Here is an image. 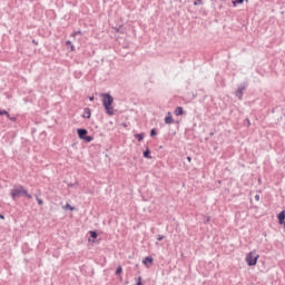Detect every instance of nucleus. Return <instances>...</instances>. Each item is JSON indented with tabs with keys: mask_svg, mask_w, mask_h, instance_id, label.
Returning a JSON list of instances; mask_svg holds the SVG:
<instances>
[{
	"mask_svg": "<svg viewBox=\"0 0 285 285\" xmlns=\"http://www.w3.org/2000/svg\"><path fill=\"white\" fill-rule=\"evenodd\" d=\"M66 210H75V207L70 206V204L65 205Z\"/></svg>",
	"mask_w": 285,
	"mask_h": 285,
	"instance_id": "15",
	"label": "nucleus"
},
{
	"mask_svg": "<svg viewBox=\"0 0 285 285\" xmlns=\"http://www.w3.org/2000/svg\"><path fill=\"white\" fill-rule=\"evenodd\" d=\"M136 139H138V141H142L144 140V134H137Z\"/></svg>",
	"mask_w": 285,
	"mask_h": 285,
	"instance_id": "13",
	"label": "nucleus"
},
{
	"mask_svg": "<svg viewBox=\"0 0 285 285\" xmlns=\"http://www.w3.org/2000/svg\"><path fill=\"white\" fill-rule=\"evenodd\" d=\"M255 200H256V202H259V195H256V196H255Z\"/></svg>",
	"mask_w": 285,
	"mask_h": 285,
	"instance_id": "23",
	"label": "nucleus"
},
{
	"mask_svg": "<svg viewBox=\"0 0 285 285\" xmlns=\"http://www.w3.org/2000/svg\"><path fill=\"white\" fill-rule=\"evenodd\" d=\"M277 219H278V223H279L281 225L284 224L285 210H282V212L277 215Z\"/></svg>",
	"mask_w": 285,
	"mask_h": 285,
	"instance_id": "7",
	"label": "nucleus"
},
{
	"mask_svg": "<svg viewBox=\"0 0 285 285\" xmlns=\"http://www.w3.org/2000/svg\"><path fill=\"white\" fill-rule=\"evenodd\" d=\"M153 262H154L153 257L147 256V257H145V259L142 261V264H144V266H146L147 268H149L150 266H153Z\"/></svg>",
	"mask_w": 285,
	"mask_h": 285,
	"instance_id": "5",
	"label": "nucleus"
},
{
	"mask_svg": "<svg viewBox=\"0 0 285 285\" xmlns=\"http://www.w3.org/2000/svg\"><path fill=\"white\" fill-rule=\"evenodd\" d=\"M21 195L28 197V199H32V195L28 194V190L24 186L16 185L11 190L12 199H17V197H21Z\"/></svg>",
	"mask_w": 285,
	"mask_h": 285,
	"instance_id": "2",
	"label": "nucleus"
},
{
	"mask_svg": "<svg viewBox=\"0 0 285 285\" xmlns=\"http://www.w3.org/2000/svg\"><path fill=\"white\" fill-rule=\"evenodd\" d=\"M0 219H6V217L3 215L0 214Z\"/></svg>",
	"mask_w": 285,
	"mask_h": 285,
	"instance_id": "25",
	"label": "nucleus"
},
{
	"mask_svg": "<svg viewBox=\"0 0 285 285\" xmlns=\"http://www.w3.org/2000/svg\"><path fill=\"white\" fill-rule=\"evenodd\" d=\"M164 239L163 235H158V242H161Z\"/></svg>",
	"mask_w": 285,
	"mask_h": 285,
	"instance_id": "21",
	"label": "nucleus"
},
{
	"mask_svg": "<svg viewBox=\"0 0 285 285\" xmlns=\"http://www.w3.org/2000/svg\"><path fill=\"white\" fill-rule=\"evenodd\" d=\"M259 259V255L257 252L253 250L249 252L245 258L246 264L249 266H257V261Z\"/></svg>",
	"mask_w": 285,
	"mask_h": 285,
	"instance_id": "3",
	"label": "nucleus"
},
{
	"mask_svg": "<svg viewBox=\"0 0 285 285\" xmlns=\"http://www.w3.org/2000/svg\"><path fill=\"white\" fill-rule=\"evenodd\" d=\"M155 135H157V131H155V129H151L150 136H151V137H155Z\"/></svg>",
	"mask_w": 285,
	"mask_h": 285,
	"instance_id": "19",
	"label": "nucleus"
},
{
	"mask_svg": "<svg viewBox=\"0 0 285 285\" xmlns=\"http://www.w3.org/2000/svg\"><path fill=\"white\" fill-rule=\"evenodd\" d=\"M37 202H38L39 206H43V200L41 198H37Z\"/></svg>",
	"mask_w": 285,
	"mask_h": 285,
	"instance_id": "18",
	"label": "nucleus"
},
{
	"mask_svg": "<svg viewBox=\"0 0 285 285\" xmlns=\"http://www.w3.org/2000/svg\"><path fill=\"white\" fill-rule=\"evenodd\" d=\"M91 111H90V108H85V110H83V114H82V117L85 118V119H90V117H91Z\"/></svg>",
	"mask_w": 285,
	"mask_h": 285,
	"instance_id": "6",
	"label": "nucleus"
},
{
	"mask_svg": "<svg viewBox=\"0 0 285 285\" xmlns=\"http://www.w3.org/2000/svg\"><path fill=\"white\" fill-rule=\"evenodd\" d=\"M121 273H124V268H121V266H118L116 269V275H121Z\"/></svg>",
	"mask_w": 285,
	"mask_h": 285,
	"instance_id": "14",
	"label": "nucleus"
},
{
	"mask_svg": "<svg viewBox=\"0 0 285 285\" xmlns=\"http://www.w3.org/2000/svg\"><path fill=\"white\" fill-rule=\"evenodd\" d=\"M174 114L176 115V117H180V115H184V108L177 107Z\"/></svg>",
	"mask_w": 285,
	"mask_h": 285,
	"instance_id": "8",
	"label": "nucleus"
},
{
	"mask_svg": "<svg viewBox=\"0 0 285 285\" xmlns=\"http://www.w3.org/2000/svg\"><path fill=\"white\" fill-rule=\"evenodd\" d=\"M9 119H10L11 121H17V118L10 117Z\"/></svg>",
	"mask_w": 285,
	"mask_h": 285,
	"instance_id": "24",
	"label": "nucleus"
},
{
	"mask_svg": "<svg viewBox=\"0 0 285 285\" xmlns=\"http://www.w3.org/2000/svg\"><path fill=\"white\" fill-rule=\"evenodd\" d=\"M187 161L190 164V161H193V158L190 156H188Z\"/></svg>",
	"mask_w": 285,
	"mask_h": 285,
	"instance_id": "22",
	"label": "nucleus"
},
{
	"mask_svg": "<svg viewBox=\"0 0 285 285\" xmlns=\"http://www.w3.org/2000/svg\"><path fill=\"white\" fill-rule=\"evenodd\" d=\"M236 97H238V99H242V97H244V88H240L236 91Z\"/></svg>",
	"mask_w": 285,
	"mask_h": 285,
	"instance_id": "9",
	"label": "nucleus"
},
{
	"mask_svg": "<svg viewBox=\"0 0 285 285\" xmlns=\"http://www.w3.org/2000/svg\"><path fill=\"white\" fill-rule=\"evenodd\" d=\"M165 124H173V115L168 112V116L165 118Z\"/></svg>",
	"mask_w": 285,
	"mask_h": 285,
	"instance_id": "10",
	"label": "nucleus"
},
{
	"mask_svg": "<svg viewBox=\"0 0 285 285\" xmlns=\"http://www.w3.org/2000/svg\"><path fill=\"white\" fill-rule=\"evenodd\" d=\"M94 99H95V98H94V97H91V98H90V101H94Z\"/></svg>",
	"mask_w": 285,
	"mask_h": 285,
	"instance_id": "26",
	"label": "nucleus"
},
{
	"mask_svg": "<svg viewBox=\"0 0 285 285\" xmlns=\"http://www.w3.org/2000/svg\"><path fill=\"white\" fill-rule=\"evenodd\" d=\"M77 134L79 139H82L83 141H87V144H90L92 141V136H87L88 130L87 129H77Z\"/></svg>",
	"mask_w": 285,
	"mask_h": 285,
	"instance_id": "4",
	"label": "nucleus"
},
{
	"mask_svg": "<svg viewBox=\"0 0 285 285\" xmlns=\"http://www.w3.org/2000/svg\"><path fill=\"white\" fill-rule=\"evenodd\" d=\"M137 285H142V284H141V276L138 277Z\"/></svg>",
	"mask_w": 285,
	"mask_h": 285,
	"instance_id": "20",
	"label": "nucleus"
},
{
	"mask_svg": "<svg viewBox=\"0 0 285 285\" xmlns=\"http://www.w3.org/2000/svg\"><path fill=\"white\" fill-rule=\"evenodd\" d=\"M90 237H92V239H97V234L96 232H89Z\"/></svg>",
	"mask_w": 285,
	"mask_h": 285,
	"instance_id": "17",
	"label": "nucleus"
},
{
	"mask_svg": "<svg viewBox=\"0 0 285 285\" xmlns=\"http://www.w3.org/2000/svg\"><path fill=\"white\" fill-rule=\"evenodd\" d=\"M0 115H6L10 119V114L6 110H0Z\"/></svg>",
	"mask_w": 285,
	"mask_h": 285,
	"instance_id": "16",
	"label": "nucleus"
},
{
	"mask_svg": "<svg viewBox=\"0 0 285 285\" xmlns=\"http://www.w3.org/2000/svg\"><path fill=\"white\" fill-rule=\"evenodd\" d=\"M144 157H145L146 159H151L150 149H147V150L144 151Z\"/></svg>",
	"mask_w": 285,
	"mask_h": 285,
	"instance_id": "12",
	"label": "nucleus"
},
{
	"mask_svg": "<svg viewBox=\"0 0 285 285\" xmlns=\"http://www.w3.org/2000/svg\"><path fill=\"white\" fill-rule=\"evenodd\" d=\"M101 97L102 105L107 115H109V117H112V115H115V107H112V104H115V98H112L110 94H101Z\"/></svg>",
	"mask_w": 285,
	"mask_h": 285,
	"instance_id": "1",
	"label": "nucleus"
},
{
	"mask_svg": "<svg viewBox=\"0 0 285 285\" xmlns=\"http://www.w3.org/2000/svg\"><path fill=\"white\" fill-rule=\"evenodd\" d=\"M232 3L234 6V8H237L238 4L244 3V0H233Z\"/></svg>",
	"mask_w": 285,
	"mask_h": 285,
	"instance_id": "11",
	"label": "nucleus"
}]
</instances>
